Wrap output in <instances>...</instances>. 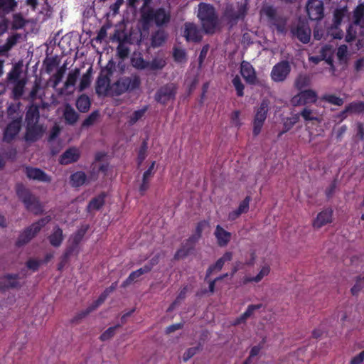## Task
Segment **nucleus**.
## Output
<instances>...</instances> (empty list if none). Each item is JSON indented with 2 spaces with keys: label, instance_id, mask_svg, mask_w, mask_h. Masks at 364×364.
<instances>
[{
  "label": "nucleus",
  "instance_id": "obj_36",
  "mask_svg": "<svg viewBox=\"0 0 364 364\" xmlns=\"http://www.w3.org/2000/svg\"><path fill=\"white\" fill-rule=\"evenodd\" d=\"M353 23L355 25L364 27V4H360L353 11Z\"/></svg>",
  "mask_w": 364,
  "mask_h": 364
},
{
  "label": "nucleus",
  "instance_id": "obj_48",
  "mask_svg": "<svg viewBox=\"0 0 364 364\" xmlns=\"http://www.w3.org/2000/svg\"><path fill=\"white\" fill-rule=\"evenodd\" d=\"M173 57L176 61L178 63H184L186 61V53L184 49L175 48Z\"/></svg>",
  "mask_w": 364,
  "mask_h": 364
},
{
  "label": "nucleus",
  "instance_id": "obj_27",
  "mask_svg": "<svg viewBox=\"0 0 364 364\" xmlns=\"http://www.w3.org/2000/svg\"><path fill=\"white\" fill-rule=\"evenodd\" d=\"M117 282H114L109 287L107 288L104 291V292L100 296L98 299L94 301L93 304L87 309V311L85 313H83V316H85L90 312L99 307L105 301L107 296L110 293H112L117 288Z\"/></svg>",
  "mask_w": 364,
  "mask_h": 364
},
{
  "label": "nucleus",
  "instance_id": "obj_20",
  "mask_svg": "<svg viewBox=\"0 0 364 364\" xmlns=\"http://www.w3.org/2000/svg\"><path fill=\"white\" fill-rule=\"evenodd\" d=\"M271 268L269 264L262 265L259 272L256 276L252 277L250 275H246L242 278V283L243 285H246L249 283H259L265 277L268 276L270 273Z\"/></svg>",
  "mask_w": 364,
  "mask_h": 364
},
{
  "label": "nucleus",
  "instance_id": "obj_53",
  "mask_svg": "<svg viewBox=\"0 0 364 364\" xmlns=\"http://www.w3.org/2000/svg\"><path fill=\"white\" fill-rule=\"evenodd\" d=\"M323 99L326 102H328L331 104L335 105L341 106L343 104V99H341L336 95H326L323 97Z\"/></svg>",
  "mask_w": 364,
  "mask_h": 364
},
{
  "label": "nucleus",
  "instance_id": "obj_57",
  "mask_svg": "<svg viewBox=\"0 0 364 364\" xmlns=\"http://www.w3.org/2000/svg\"><path fill=\"white\" fill-rule=\"evenodd\" d=\"M224 264L225 262L220 258L218 259L214 265L208 268L206 277H209L213 271H220L223 268Z\"/></svg>",
  "mask_w": 364,
  "mask_h": 364
},
{
  "label": "nucleus",
  "instance_id": "obj_33",
  "mask_svg": "<svg viewBox=\"0 0 364 364\" xmlns=\"http://www.w3.org/2000/svg\"><path fill=\"white\" fill-rule=\"evenodd\" d=\"M64 240L63 230L58 226H55L51 234L48 236L50 244L55 247H58L61 245Z\"/></svg>",
  "mask_w": 364,
  "mask_h": 364
},
{
  "label": "nucleus",
  "instance_id": "obj_16",
  "mask_svg": "<svg viewBox=\"0 0 364 364\" xmlns=\"http://www.w3.org/2000/svg\"><path fill=\"white\" fill-rule=\"evenodd\" d=\"M201 228L200 226L197 228V234L191 237L188 241L186 245H183L180 248L175 254L174 258L176 259H181L186 257L193 249V245L198 240L200 237Z\"/></svg>",
  "mask_w": 364,
  "mask_h": 364
},
{
  "label": "nucleus",
  "instance_id": "obj_49",
  "mask_svg": "<svg viewBox=\"0 0 364 364\" xmlns=\"http://www.w3.org/2000/svg\"><path fill=\"white\" fill-rule=\"evenodd\" d=\"M166 65V61L162 58H155L151 63H149V69L159 70L163 68Z\"/></svg>",
  "mask_w": 364,
  "mask_h": 364
},
{
  "label": "nucleus",
  "instance_id": "obj_55",
  "mask_svg": "<svg viewBox=\"0 0 364 364\" xmlns=\"http://www.w3.org/2000/svg\"><path fill=\"white\" fill-rule=\"evenodd\" d=\"M63 74H64V70L62 68H60L58 70L56 73H55L52 76V79H53V85L52 86L53 88H55L58 86V85L60 82V81L62 80V78L63 77Z\"/></svg>",
  "mask_w": 364,
  "mask_h": 364
},
{
  "label": "nucleus",
  "instance_id": "obj_8",
  "mask_svg": "<svg viewBox=\"0 0 364 364\" xmlns=\"http://www.w3.org/2000/svg\"><path fill=\"white\" fill-rule=\"evenodd\" d=\"M171 17L170 10L163 7L149 9L144 14V18L154 21L159 27L168 24L171 21Z\"/></svg>",
  "mask_w": 364,
  "mask_h": 364
},
{
  "label": "nucleus",
  "instance_id": "obj_45",
  "mask_svg": "<svg viewBox=\"0 0 364 364\" xmlns=\"http://www.w3.org/2000/svg\"><path fill=\"white\" fill-rule=\"evenodd\" d=\"M132 64L136 69L144 70L149 68V62L145 61L140 55L132 58Z\"/></svg>",
  "mask_w": 364,
  "mask_h": 364
},
{
  "label": "nucleus",
  "instance_id": "obj_14",
  "mask_svg": "<svg viewBox=\"0 0 364 364\" xmlns=\"http://www.w3.org/2000/svg\"><path fill=\"white\" fill-rule=\"evenodd\" d=\"M317 100V95L312 90H306L301 92L291 99V104L294 106L306 105L315 102Z\"/></svg>",
  "mask_w": 364,
  "mask_h": 364
},
{
  "label": "nucleus",
  "instance_id": "obj_50",
  "mask_svg": "<svg viewBox=\"0 0 364 364\" xmlns=\"http://www.w3.org/2000/svg\"><path fill=\"white\" fill-rule=\"evenodd\" d=\"M232 84L237 91V95L240 97L243 96L244 85H242L240 77H235L232 80Z\"/></svg>",
  "mask_w": 364,
  "mask_h": 364
},
{
  "label": "nucleus",
  "instance_id": "obj_32",
  "mask_svg": "<svg viewBox=\"0 0 364 364\" xmlns=\"http://www.w3.org/2000/svg\"><path fill=\"white\" fill-rule=\"evenodd\" d=\"M262 307V304L249 305L245 311L235 321L234 325H238L240 323H245L247 318L252 317L254 315L257 310L260 309Z\"/></svg>",
  "mask_w": 364,
  "mask_h": 364
},
{
  "label": "nucleus",
  "instance_id": "obj_2",
  "mask_svg": "<svg viewBox=\"0 0 364 364\" xmlns=\"http://www.w3.org/2000/svg\"><path fill=\"white\" fill-rule=\"evenodd\" d=\"M39 119L38 106L32 104L29 106L26 116L27 125L26 139L35 141L41 137L44 132V128L38 124Z\"/></svg>",
  "mask_w": 364,
  "mask_h": 364
},
{
  "label": "nucleus",
  "instance_id": "obj_10",
  "mask_svg": "<svg viewBox=\"0 0 364 364\" xmlns=\"http://www.w3.org/2000/svg\"><path fill=\"white\" fill-rule=\"evenodd\" d=\"M268 101L266 100H262L259 107L256 110L254 119L253 133L255 136L258 135L262 129L264 122L267 118L268 112Z\"/></svg>",
  "mask_w": 364,
  "mask_h": 364
},
{
  "label": "nucleus",
  "instance_id": "obj_4",
  "mask_svg": "<svg viewBox=\"0 0 364 364\" xmlns=\"http://www.w3.org/2000/svg\"><path fill=\"white\" fill-rule=\"evenodd\" d=\"M198 17L201 21L206 33L213 32L218 24V16L214 7L208 4L200 3L198 5Z\"/></svg>",
  "mask_w": 364,
  "mask_h": 364
},
{
  "label": "nucleus",
  "instance_id": "obj_62",
  "mask_svg": "<svg viewBox=\"0 0 364 364\" xmlns=\"http://www.w3.org/2000/svg\"><path fill=\"white\" fill-rule=\"evenodd\" d=\"M364 361V350L360 352L359 354L354 356L350 362V364H362Z\"/></svg>",
  "mask_w": 364,
  "mask_h": 364
},
{
  "label": "nucleus",
  "instance_id": "obj_39",
  "mask_svg": "<svg viewBox=\"0 0 364 364\" xmlns=\"http://www.w3.org/2000/svg\"><path fill=\"white\" fill-rule=\"evenodd\" d=\"M167 35L163 30H159L154 33L151 38V45L154 47L161 46L166 40Z\"/></svg>",
  "mask_w": 364,
  "mask_h": 364
},
{
  "label": "nucleus",
  "instance_id": "obj_31",
  "mask_svg": "<svg viewBox=\"0 0 364 364\" xmlns=\"http://www.w3.org/2000/svg\"><path fill=\"white\" fill-rule=\"evenodd\" d=\"M92 180V178H87L83 171H77L70 176V183L73 187H79L87 184ZM95 180V178H93Z\"/></svg>",
  "mask_w": 364,
  "mask_h": 364
},
{
  "label": "nucleus",
  "instance_id": "obj_42",
  "mask_svg": "<svg viewBox=\"0 0 364 364\" xmlns=\"http://www.w3.org/2000/svg\"><path fill=\"white\" fill-rule=\"evenodd\" d=\"M88 227L83 225L80 227L77 231L70 237V240L74 245H77L84 237Z\"/></svg>",
  "mask_w": 364,
  "mask_h": 364
},
{
  "label": "nucleus",
  "instance_id": "obj_43",
  "mask_svg": "<svg viewBox=\"0 0 364 364\" xmlns=\"http://www.w3.org/2000/svg\"><path fill=\"white\" fill-rule=\"evenodd\" d=\"M17 6L16 0H0V10L6 13L13 11Z\"/></svg>",
  "mask_w": 364,
  "mask_h": 364
},
{
  "label": "nucleus",
  "instance_id": "obj_37",
  "mask_svg": "<svg viewBox=\"0 0 364 364\" xmlns=\"http://www.w3.org/2000/svg\"><path fill=\"white\" fill-rule=\"evenodd\" d=\"M76 107L81 112H87L90 107V98L85 95H80L76 100Z\"/></svg>",
  "mask_w": 364,
  "mask_h": 364
},
{
  "label": "nucleus",
  "instance_id": "obj_47",
  "mask_svg": "<svg viewBox=\"0 0 364 364\" xmlns=\"http://www.w3.org/2000/svg\"><path fill=\"white\" fill-rule=\"evenodd\" d=\"M119 325H116L112 327L107 328L101 336L100 340L102 341H107L112 338L115 334L116 330L119 327Z\"/></svg>",
  "mask_w": 364,
  "mask_h": 364
},
{
  "label": "nucleus",
  "instance_id": "obj_5",
  "mask_svg": "<svg viewBox=\"0 0 364 364\" xmlns=\"http://www.w3.org/2000/svg\"><path fill=\"white\" fill-rule=\"evenodd\" d=\"M140 83V78L136 75L121 77L111 85V96H119L126 92L137 89Z\"/></svg>",
  "mask_w": 364,
  "mask_h": 364
},
{
  "label": "nucleus",
  "instance_id": "obj_44",
  "mask_svg": "<svg viewBox=\"0 0 364 364\" xmlns=\"http://www.w3.org/2000/svg\"><path fill=\"white\" fill-rule=\"evenodd\" d=\"M90 68L85 73L80 80L78 86V90L80 92L83 91L86 88H87L91 83V75H90Z\"/></svg>",
  "mask_w": 364,
  "mask_h": 364
},
{
  "label": "nucleus",
  "instance_id": "obj_23",
  "mask_svg": "<svg viewBox=\"0 0 364 364\" xmlns=\"http://www.w3.org/2000/svg\"><path fill=\"white\" fill-rule=\"evenodd\" d=\"M21 282L17 274H6L0 277V289L17 288Z\"/></svg>",
  "mask_w": 364,
  "mask_h": 364
},
{
  "label": "nucleus",
  "instance_id": "obj_61",
  "mask_svg": "<svg viewBox=\"0 0 364 364\" xmlns=\"http://www.w3.org/2000/svg\"><path fill=\"white\" fill-rule=\"evenodd\" d=\"M364 285V278L359 279L357 280L355 284L351 288V292L353 294H358Z\"/></svg>",
  "mask_w": 364,
  "mask_h": 364
},
{
  "label": "nucleus",
  "instance_id": "obj_59",
  "mask_svg": "<svg viewBox=\"0 0 364 364\" xmlns=\"http://www.w3.org/2000/svg\"><path fill=\"white\" fill-rule=\"evenodd\" d=\"M18 109H19L18 106H16V105H11L9 107L8 114L11 119H13V120L14 119H16L18 114L22 117L20 112H18Z\"/></svg>",
  "mask_w": 364,
  "mask_h": 364
},
{
  "label": "nucleus",
  "instance_id": "obj_64",
  "mask_svg": "<svg viewBox=\"0 0 364 364\" xmlns=\"http://www.w3.org/2000/svg\"><path fill=\"white\" fill-rule=\"evenodd\" d=\"M231 121L233 125L236 127L240 126V112L239 111H235L232 112L231 115Z\"/></svg>",
  "mask_w": 364,
  "mask_h": 364
},
{
  "label": "nucleus",
  "instance_id": "obj_26",
  "mask_svg": "<svg viewBox=\"0 0 364 364\" xmlns=\"http://www.w3.org/2000/svg\"><path fill=\"white\" fill-rule=\"evenodd\" d=\"M214 235L217 240V243L220 247H225L231 240V233L228 232L220 225H218L215 228Z\"/></svg>",
  "mask_w": 364,
  "mask_h": 364
},
{
  "label": "nucleus",
  "instance_id": "obj_13",
  "mask_svg": "<svg viewBox=\"0 0 364 364\" xmlns=\"http://www.w3.org/2000/svg\"><path fill=\"white\" fill-rule=\"evenodd\" d=\"M309 17L314 21H318L323 16V3L321 0H309L306 5Z\"/></svg>",
  "mask_w": 364,
  "mask_h": 364
},
{
  "label": "nucleus",
  "instance_id": "obj_52",
  "mask_svg": "<svg viewBox=\"0 0 364 364\" xmlns=\"http://www.w3.org/2000/svg\"><path fill=\"white\" fill-rule=\"evenodd\" d=\"M200 347L199 346L196 347L189 348L186 350L183 355V361L186 362L190 358H191L194 355H196L198 351H200Z\"/></svg>",
  "mask_w": 364,
  "mask_h": 364
},
{
  "label": "nucleus",
  "instance_id": "obj_58",
  "mask_svg": "<svg viewBox=\"0 0 364 364\" xmlns=\"http://www.w3.org/2000/svg\"><path fill=\"white\" fill-rule=\"evenodd\" d=\"M250 201V198L247 196L239 205L237 208L238 211L242 214L247 213L249 209V203Z\"/></svg>",
  "mask_w": 364,
  "mask_h": 364
},
{
  "label": "nucleus",
  "instance_id": "obj_51",
  "mask_svg": "<svg viewBox=\"0 0 364 364\" xmlns=\"http://www.w3.org/2000/svg\"><path fill=\"white\" fill-rule=\"evenodd\" d=\"M19 37L20 36L18 34H15V35L9 36L7 38L6 42L4 45V48L6 50H10L14 46H15L16 44Z\"/></svg>",
  "mask_w": 364,
  "mask_h": 364
},
{
  "label": "nucleus",
  "instance_id": "obj_28",
  "mask_svg": "<svg viewBox=\"0 0 364 364\" xmlns=\"http://www.w3.org/2000/svg\"><path fill=\"white\" fill-rule=\"evenodd\" d=\"M240 73L247 82L254 84L256 82V74L254 68L249 63L243 61L241 63Z\"/></svg>",
  "mask_w": 364,
  "mask_h": 364
},
{
  "label": "nucleus",
  "instance_id": "obj_18",
  "mask_svg": "<svg viewBox=\"0 0 364 364\" xmlns=\"http://www.w3.org/2000/svg\"><path fill=\"white\" fill-rule=\"evenodd\" d=\"M183 36L188 41L198 42L202 38V33L196 24L188 22L184 24Z\"/></svg>",
  "mask_w": 364,
  "mask_h": 364
},
{
  "label": "nucleus",
  "instance_id": "obj_6",
  "mask_svg": "<svg viewBox=\"0 0 364 364\" xmlns=\"http://www.w3.org/2000/svg\"><path fill=\"white\" fill-rule=\"evenodd\" d=\"M16 193L19 198L23 202L26 208L35 214H39L43 211L42 206L38 200L31 194L30 191L23 185L18 184Z\"/></svg>",
  "mask_w": 364,
  "mask_h": 364
},
{
  "label": "nucleus",
  "instance_id": "obj_41",
  "mask_svg": "<svg viewBox=\"0 0 364 364\" xmlns=\"http://www.w3.org/2000/svg\"><path fill=\"white\" fill-rule=\"evenodd\" d=\"M306 121L318 120V113L314 109L306 107L300 114Z\"/></svg>",
  "mask_w": 364,
  "mask_h": 364
},
{
  "label": "nucleus",
  "instance_id": "obj_35",
  "mask_svg": "<svg viewBox=\"0 0 364 364\" xmlns=\"http://www.w3.org/2000/svg\"><path fill=\"white\" fill-rule=\"evenodd\" d=\"M105 194L102 193L92 198L87 206V210L91 213L100 210L105 204Z\"/></svg>",
  "mask_w": 364,
  "mask_h": 364
},
{
  "label": "nucleus",
  "instance_id": "obj_40",
  "mask_svg": "<svg viewBox=\"0 0 364 364\" xmlns=\"http://www.w3.org/2000/svg\"><path fill=\"white\" fill-rule=\"evenodd\" d=\"M364 111V103L361 102H352L349 104L342 112V115L346 117V114L349 113H360Z\"/></svg>",
  "mask_w": 364,
  "mask_h": 364
},
{
  "label": "nucleus",
  "instance_id": "obj_7",
  "mask_svg": "<svg viewBox=\"0 0 364 364\" xmlns=\"http://www.w3.org/2000/svg\"><path fill=\"white\" fill-rule=\"evenodd\" d=\"M50 220L51 218L50 216H46L41 218L38 222L33 223L19 235L16 245L18 246H21L30 242L41 230V229L50 221Z\"/></svg>",
  "mask_w": 364,
  "mask_h": 364
},
{
  "label": "nucleus",
  "instance_id": "obj_60",
  "mask_svg": "<svg viewBox=\"0 0 364 364\" xmlns=\"http://www.w3.org/2000/svg\"><path fill=\"white\" fill-rule=\"evenodd\" d=\"M24 20L19 14H15L14 16V27L21 28L24 26Z\"/></svg>",
  "mask_w": 364,
  "mask_h": 364
},
{
  "label": "nucleus",
  "instance_id": "obj_19",
  "mask_svg": "<svg viewBox=\"0 0 364 364\" xmlns=\"http://www.w3.org/2000/svg\"><path fill=\"white\" fill-rule=\"evenodd\" d=\"M16 119H14L9 125L4 132V139L6 141L12 140L17 135L21 124V116L17 114Z\"/></svg>",
  "mask_w": 364,
  "mask_h": 364
},
{
  "label": "nucleus",
  "instance_id": "obj_21",
  "mask_svg": "<svg viewBox=\"0 0 364 364\" xmlns=\"http://www.w3.org/2000/svg\"><path fill=\"white\" fill-rule=\"evenodd\" d=\"M292 33L303 43H307L311 38V29L308 25L301 23L296 28L292 30Z\"/></svg>",
  "mask_w": 364,
  "mask_h": 364
},
{
  "label": "nucleus",
  "instance_id": "obj_63",
  "mask_svg": "<svg viewBox=\"0 0 364 364\" xmlns=\"http://www.w3.org/2000/svg\"><path fill=\"white\" fill-rule=\"evenodd\" d=\"M154 166H155V161H153L151 164V166H149V168H148V170H146L144 174H143V178L146 180H150L151 178V177L154 176Z\"/></svg>",
  "mask_w": 364,
  "mask_h": 364
},
{
  "label": "nucleus",
  "instance_id": "obj_46",
  "mask_svg": "<svg viewBox=\"0 0 364 364\" xmlns=\"http://www.w3.org/2000/svg\"><path fill=\"white\" fill-rule=\"evenodd\" d=\"M310 78L306 75H300L295 81V86L297 89L301 90L310 85Z\"/></svg>",
  "mask_w": 364,
  "mask_h": 364
},
{
  "label": "nucleus",
  "instance_id": "obj_38",
  "mask_svg": "<svg viewBox=\"0 0 364 364\" xmlns=\"http://www.w3.org/2000/svg\"><path fill=\"white\" fill-rule=\"evenodd\" d=\"M147 109V106H144L142 108L133 112L131 114L128 116V123L130 125L136 124L139 120L142 119V117L146 112Z\"/></svg>",
  "mask_w": 364,
  "mask_h": 364
},
{
  "label": "nucleus",
  "instance_id": "obj_56",
  "mask_svg": "<svg viewBox=\"0 0 364 364\" xmlns=\"http://www.w3.org/2000/svg\"><path fill=\"white\" fill-rule=\"evenodd\" d=\"M348 54V48L346 45H341L337 50V57L340 61L346 60Z\"/></svg>",
  "mask_w": 364,
  "mask_h": 364
},
{
  "label": "nucleus",
  "instance_id": "obj_29",
  "mask_svg": "<svg viewBox=\"0 0 364 364\" xmlns=\"http://www.w3.org/2000/svg\"><path fill=\"white\" fill-rule=\"evenodd\" d=\"M332 222V210H325L319 213L313 222V226L315 228H321Z\"/></svg>",
  "mask_w": 364,
  "mask_h": 364
},
{
  "label": "nucleus",
  "instance_id": "obj_22",
  "mask_svg": "<svg viewBox=\"0 0 364 364\" xmlns=\"http://www.w3.org/2000/svg\"><path fill=\"white\" fill-rule=\"evenodd\" d=\"M80 156V151L78 149L72 147L67 149L60 157L59 161L61 164L66 165L77 161Z\"/></svg>",
  "mask_w": 364,
  "mask_h": 364
},
{
  "label": "nucleus",
  "instance_id": "obj_12",
  "mask_svg": "<svg viewBox=\"0 0 364 364\" xmlns=\"http://www.w3.org/2000/svg\"><path fill=\"white\" fill-rule=\"evenodd\" d=\"M80 76V70L74 69L69 72L63 87L58 90L61 95H70L74 93L75 86Z\"/></svg>",
  "mask_w": 364,
  "mask_h": 364
},
{
  "label": "nucleus",
  "instance_id": "obj_17",
  "mask_svg": "<svg viewBox=\"0 0 364 364\" xmlns=\"http://www.w3.org/2000/svg\"><path fill=\"white\" fill-rule=\"evenodd\" d=\"M110 80L104 71L99 75L96 83V92L99 95H111Z\"/></svg>",
  "mask_w": 364,
  "mask_h": 364
},
{
  "label": "nucleus",
  "instance_id": "obj_1",
  "mask_svg": "<svg viewBox=\"0 0 364 364\" xmlns=\"http://www.w3.org/2000/svg\"><path fill=\"white\" fill-rule=\"evenodd\" d=\"M7 86L11 90V97L14 100L20 99L33 102L41 98L38 92L41 90L39 82H35L28 95L23 97L26 92V86L28 83L27 70L24 68L23 60L15 63L6 75Z\"/></svg>",
  "mask_w": 364,
  "mask_h": 364
},
{
  "label": "nucleus",
  "instance_id": "obj_30",
  "mask_svg": "<svg viewBox=\"0 0 364 364\" xmlns=\"http://www.w3.org/2000/svg\"><path fill=\"white\" fill-rule=\"evenodd\" d=\"M333 50L331 46H325L321 50V56H311L309 58V60L317 64L322 60H325L329 65H332Z\"/></svg>",
  "mask_w": 364,
  "mask_h": 364
},
{
  "label": "nucleus",
  "instance_id": "obj_11",
  "mask_svg": "<svg viewBox=\"0 0 364 364\" xmlns=\"http://www.w3.org/2000/svg\"><path fill=\"white\" fill-rule=\"evenodd\" d=\"M291 71V65L288 61H281L277 63L271 71V78L273 81L280 82L284 81Z\"/></svg>",
  "mask_w": 364,
  "mask_h": 364
},
{
  "label": "nucleus",
  "instance_id": "obj_25",
  "mask_svg": "<svg viewBox=\"0 0 364 364\" xmlns=\"http://www.w3.org/2000/svg\"><path fill=\"white\" fill-rule=\"evenodd\" d=\"M154 263H153L152 265H144L143 267L132 272L127 279L123 282L122 287L124 288L127 287L131 283L136 282L141 275L149 272L154 267Z\"/></svg>",
  "mask_w": 364,
  "mask_h": 364
},
{
  "label": "nucleus",
  "instance_id": "obj_15",
  "mask_svg": "<svg viewBox=\"0 0 364 364\" xmlns=\"http://www.w3.org/2000/svg\"><path fill=\"white\" fill-rule=\"evenodd\" d=\"M176 94V87L173 84L166 85L160 88L155 95L157 102L165 104L173 99Z\"/></svg>",
  "mask_w": 364,
  "mask_h": 364
},
{
  "label": "nucleus",
  "instance_id": "obj_3",
  "mask_svg": "<svg viewBox=\"0 0 364 364\" xmlns=\"http://www.w3.org/2000/svg\"><path fill=\"white\" fill-rule=\"evenodd\" d=\"M262 18H265L269 26L273 30H277L279 33L284 34L287 29L286 18L278 15L276 9L270 5H264L260 11Z\"/></svg>",
  "mask_w": 364,
  "mask_h": 364
},
{
  "label": "nucleus",
  "instance_id": "obj_24",
  "mask_svg": "<svg viewBox=\"0 0 364 364\" xmlns=\"http://www.w3.org/2000/svg\"><path fill=\"white\" fill-rule=\"evenodd\" d=\"M26 174L30 179L36 180L41 182H50L51 178L44 171L37 168L27 167Z\"/></svg>",
  "mask_w": 364,
  "mask_h": 364
},
{
  "label": "nucleus",
  "instance_id": "obj_54",
  "mask_svg": "<svg viewBox=\"0 0 364 364\" xmlns=\"http://www.w3.org/2000/svg\"><path fill=\"white\" fill-rule=\"evenodd\" d=\"M346 11L344 9H336L333 14V21L336 26L341 24Z\"/></svg>",
  "mask_w": 364,
  "mask_h": 364
},
{
  "label": "nucleus",
  "instance_id": "obj_34",
  "mask_svg": "<svg viewBox=\"0 0 364 364\" xmlns=\"http://www.w3.org/2000/svg\"><path fill=\"white\" fill-rule=\"evenodd\" d=\"M63 117L67 124L73 125L78 120V114L69 104H66L63 109Z\"/></svg>",
  "mask_w": 364,
  "mask_h": 364
},
{
  "label": "nucleus",
  "instance_id": "obj_9",
  "mask_svg": "<svg viewBox=\"0 0 364 364\" xmlns=\"http://www.w3.org/2000/svg\"><path fill=\"white\" fill-rule=\"evenodd\" d=\"M247 11L246 2L227 4L224 16L231 23H235L239 19H242L245 17Z\"/></svg>",
  "mask_w": 364,
  "mask_h": 364
}]
</instances>
